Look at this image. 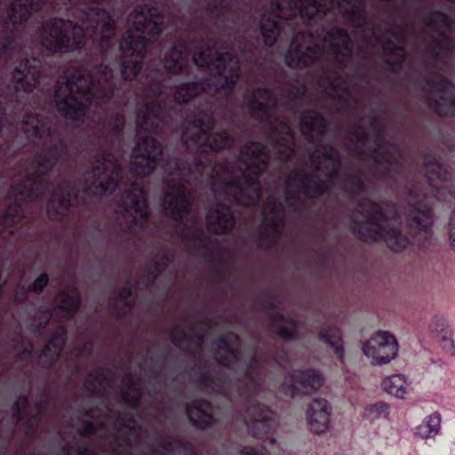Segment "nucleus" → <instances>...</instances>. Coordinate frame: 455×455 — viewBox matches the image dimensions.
<instances>
[{"label":"nucleus","mask_w":455,"mask_h":455,"mask_svg":"<svg viewBox=\"0 0 455 455\" xmlns=\"http://www.w3.org/2000/svg\"><path fill=\"white\" fill-rule=\"evenodd\" d=\"M283 226V223L281 218L276 216L266 217L263 227L253 232L251 235L256 236L260 241L274 244L277 241Z\"/></svg>","instance_id":"37"},{"label":"nucleus","mask_w":455,"mask_h":455,"mask_svg":"<svg viewBox=\"0 0 455 455\" xmlns=\"http://www.w3.org/2000/svg\"><path fill=\"white\" fill-rule=\"evenodd\" d=\"M422 168V177H413L409 184L406 220L411 230L418 236V242L424 246L433 235L435 215L429 200H455V188L451 180L452 175L439 156L434 153L424 154ZM448 235L451 246L455 251V209L450 216Z\"/></svg>","instance_id":"2"},{"label":"nucleus","mask_w":455,"mask_h":455,"mask_svg":"<svg viewBox=\"0 0 455 455\" xmlns=\"http://www.w3.org/2000/svg\"><path fill=\"white\" fill-rule=\"evenodd\" d=\"M287 323H289L290 326L278 325L276 328L273 330L275 331V333L281 339L284 340H294L297 339L298 336V323L296 320L291 318L288 321Z\"/></svg>","instance_id":"54"},{"label":"nucleus","mask_w":455,"mask_h":455,"mask_svg":"<svg viewBox=\"0 0 455 455\" xmlns=\"http://www.w3.org/2000/svg\"><path fill=\"white\" fill-rule=\"evenodd\" d=\"M212 83L208 78H201L197 81L180 83L175 88L173 100L178 105L188 104L202 92L210 90Z\"/></svg>","instance_id":"29"},{"label":"nucleus","mask_w":455,"mask_h":455,"mask_svg":"<svg viewBox=\"0 0 455 455\" xmlns=\"http://www.w3.org/2000/svg\"><path fill=\"white\" fill-rule=\"evenodd\" d=\"M318 339L326 344L340 363H344L345 348L340 329L336 325L328 324L321 328Z\"/></svg>","instance_id":"34"},{"label":"nucleus","mask_w":455,"mask_h":455,"mask_svg":"<svg viewBox=\"0 0 455 455\" xmlns=\"http://www.w3.org/2000/svg\"><path fill=\"white\" fill-rule=\"evenodd\" d=\"M242 154L247 156L246 164L252 165L255 168L267 170L269 164V155L267 145L256 140L247 142Z\"/></svg>","instance_id":"32"},{"label":"nucleus","mask_w":455,"mask_h":455,"mask_svg":"<svg viewBox=\"0 0 455 455\" xmlns=\"http://www.w3.org/2000/svg\"><path fill=\"white\" fill-rule=\"evenodd\" d=\"M204 258L211 262H216L221 266L228 265V257L226 251H220L217 253L208 251L205 253Z\"/></svg>","instance_id":"60"},{"label":"nucleus","mask_w":455,"mask_h":455,"mask_svg":"<svg viewBox=\"0 0 455 455\" xmlns=\"http://www.w3.org/2000/svg\"><path fill=\"white\" fill-rule=\"evenodd\" d=\"M299 124L302 133L308 140H311L314 133L320 137L323 136L327 127V121L321 113L311 109L305 111L301 115Z\"/></svg>","instance_id":"33"},{"label":"nucleus","mask_w":455,"mask_h":455,"mask_svg":"<svg viewBox=\"0 0 455 455\" xmlns=\"http://www.w3.org/2000/svg\"><path fill=\"white\" fill-rule=\"evenodd\" d=\"M346 181L350 185L349 192L358 194L366 190V185L360 174H350Z\"/></svg>","instance_id":"57"},{"label":"nucleus","mask_w":455,"mask_h":455,"mask_svg":"<svg viewBox=\"0 0 455 455\" xmlns=\"http://www.w3.org/2000/svg\"><path fill=\"white\" fill-rule=\"evenodd\" d=\"M275 18L278 17L273 13L271 9V15H263L259 24L263 43L268 47H272L276 44L282 32L281 23Z\"/></svg>","instance_id":"36"},{"label":"nucleus","mask_w":455,"mask_h":455,"mask_svg":"<svg viewBox=\"0 0 455 455\" xmlns=\"http://www.w3.org/2000/svg\"><path fill=\"white\" fill-rule=\"evenodd\" d=\"M228 378L222 373L212 374L210 371H203L199 373L197 383L205 387H216L218 391L223 394L225 396L229 397L230 400H234L231 387L226 388L225 384L227 383Z\"/></svg>","instance_id":"39"},{"label":"nucleus","mask_w":455,"mask_h":455,"mask_svg":"<svg viewBox=\"0 0 455 455\" xmlns=\"http://www.w3.org/2000/svg\"><path fill=\"white\" fill-rule=\"evenodd\" d=\"M266 170H261L253 167L252 165L247 164L246 168L242 172L243 177V186L245 187L250 193L245 191V195L243 196L245 205H252L259 202L261 196V188H260V176Z\"/></svg>","instance_id":"30"},{"label":"nucleus","mask_w":455,"mask_h":455,"mask_svg":"<svg viewBox=\"0 0 455 455\" xmlns=\"http://www.w3.org/2000/svg\"><path fill=\"white\" fill-rule=\"evenodd\" d=\"M375 143L377 148L368 150L358 148V153L372 159L378 166L385 163V166L377 170L378 179L381 181L393 180L395 174H401L403 167L402 152L395 144L384 140L382 135L378 136Z\"/></svg>","instance_id":"12"},{"label":"nucleus","mask_w":455,"mask_h":455,"mask_svg":"<svg viewBox=\"0 0 455 455\" xmlns=\"http://www.w3.org/2000/svg\"><path fill=\"white\" fill-rule=\"evenodd\" d=\"M165 95V86L162 79L155 74L148 76L144 84V96L147 101L139 108L136 115L138 132L159 134L167 123V105L161 98ZM162 144L152 135L140 136L132 151V173L140 178L152 174L163 161Z\"/></svg>","instance_id":"5"},{"label":"nucleus","mask_w":455,"mask_h":455,"mask_svg":"<svg viewBox=\"0 0 455 455\" xmlns=\"http://www.w3.org/2000/svg\"><path fill=\"white\" fill-rule=\"evenodd\" d=\"M70 19L54 17L41 26L42 45L52 53L79 52L85 48L90 36L101 44L112 42L116 23L111 13L100 6L87 5L77 9Z\"/></svg>","instance_id":"4"},{"label":"nucleus","mask_w":455,"mask_h":455,"mask_svg":"<svg viewBox=\"0 0 455 455\" xmlns=\"http://www.w3.org/2000/svg\"><path fill=\"white\" fill-rule=\"evenodd\" d=\"M390 414V406L385 402H376L364 407L363 418L371 422L387 419Z\"/></svg>","instance_id":"47"},{"label":"nucleus","mask_w":455,"mask_h":455,"mask_svg":"<svg viewBox=\"0 0 455 455\" xmlns=\"http://www.w3.org/2000/svg\"><path fill=\"white\" fill-rule=\"evenodd\" d=\"M227 356H222L218 359V363L225 368L232 369L234 364L241 358V350L238 347L232 346L227 349Z\"/></svg>","instance_id":"55"},{"label":"nucleus","mask_w":455,"mask_h":455,"mask_svg":"<svg viewBox=\"0 0 455 455\" xmlns=\"http://www.w3.org/2000/svg\"><path fill=\"white\" fill-rule=\"evenodd\" d=\"M211 66L221 78V82L215 86V90L223 91L228 95H231L240 77L239 61L232 52L225 51L217 53Z\"/></svg>","instance_id":"18"},{"label":"nucleus","mask_w":455,"mask_h":455,"mask_svg":"<svg viewBox=\"0 0 455 455\" xmlns=\"http://www.w3.org/2000/svg\"><path fill=\"white\" fill-rule=\"evenodd\" d=\"M188 125L196 129L189 140L197 147L196 153L191 158L179 157L174 163V169L180 175L190 179L202 176L213 163V153L230 148L235 138L228 130L212 132L216 120L212 113L200 109L186 120Z\"/></svg>","instance_id":"6"},{"label":"nucleus","mask_w":455,"mask_h":455,"mask_svg":"<svg viewBox=\"0 0 455 455\" xmlns=\"http://www.w3.org/2000/svg\"><path fill=\"white\" fill-rule=\"evenodd\" d=\"M247 107L251 116L259 121H263L268 115L269 108L267 104L261 101L256 95H252Z\"/></svg>","instance_id":"52"},{"label":"nucleus","mask_w":455,"mask_h":455,"mask_svg":"<svg viewBox=\"0 0 455 455\" xmlns=\"http://www.w3.org/2000/svg\"><path fill=\"white\" fill-rule=\"evenodd\" d=\"M424 23L429 27L441 25L445 28H450L453 23V19L442 11H433L424 19Z\"/></svg>","instance_id":"49"},{"label":"nucleus","mask_w":455,"mask_h":455,"mask_svg":"<svg viewBox=\"0 0 455 455\" xmlns=\"http://www.w3.org/2000/svg\"><path fill=\"white\" fill-rule=\"evenodd\" d=\"M383 204L395 208L391 202L379 203L368 197L362 199L358 207L369 216L364 220L353 219L350 229L361 241L384 242L391 251H403L410 244V240L399 228L386 225L388 216Z\"/></svg>","instance_id":"9"},{"label":"nucleus","mask_w":455,"mask_h":455,"mask_svg":"<svg viewBox=\"0 0 455 455\" xmlns=\"http://www.w3.org/2000/svg\"><path fill=\"white\" fill-rule=\"evenodd\" d=\"M342 167V159L341 156L338 157V160H333L331 162L329 165L325 168L327 170L326 176L329 179H333L337 177L339 173V171Z\"/></svg>","instance_id":"61"},{"label":"nucleus","mask_w":455,"mask_h":455,"mask_svg":"<svg viewBox=\"0 0 455 455\" xmlns=\"http://www.w3.org/2000/svg\"><path fill=\"white\" fill-rule=\"evenodd\" d=\"M195 42H205L196 37H180L166 52L164 60V67L172 75H181L188 68L189 46Z\"/></svg>","instance_id":"19"},{"label":"nucleus","mask_w":455,"mask_h":455,"mask_svg":"<svg viewBox=\"0 0 455 455\" xmlns=\"http://www.w3.org/2000/svg\"><path fill=\"white\" fill-rule=\"evenodd\" d=\"M206 10L218 20H222L225 14L230 12V5L226 0H212L207 4Z\"/></svg>","instance_id":"53"},{"label":"nucleus","mask_w":455,"mask_h":455,"mask_svg":"<svg viewBox=\"0 0 455 455\" xmlns=\"http://www.w3.org/2000/svg\"><path fill=\"white\" fill-rule=\"evenodd\" d=\"M287 188L295 187L294 191H288L285 200L289 201L294 194H300L306 199L315 200L324 196L327 192V187L323 181L319 180L314 173L306 172L303 169H292L285 180Z\"/></svg>","instance_id":"16"},{"label":"nucleus","mask_w":455,"mask_h":455,"mask_svg":"<svg viewBox=\"0 0 455 455\" xmlns=\"http://www.w3.org/2000/svg\"><path fill=\"white\" fill-rule=\"evenodd\" d=\"M171 341L175 347H180L184 343H192L197 347H201L204 342V335L200 331L189 334L184 331L180 326H175L171 330Z\"/></svg>","instance_id":"41"},{"label":"nucleus","mask_w":455,"mask_h":455,"mask_svg":"<svg viewBox=\"0 0 455 455\" xmlns=\"http://www.w3.org/2000/svg\"><path fill=\"white\" fill-rule=\"evenodd\" d=\"M109 371L106 367H99L94 371L89 373L88 377L91 378L93 381L102 383L107 380V377Z\"/></svg>","instance_id":"63"},{"label":"nucleus","mask_w":455,"mask_h":455,"mask_svg":"<svg viewBox=\"0 0 455 455\" xmlns=\"http://www.w3.org/2000/svg\"><path fill=\"white\" fill-rule=\"evenodd\" d=\"M363 354L371 359L372 364H383L395 358L398 352L395 337L386 331H378L363 345Z\"/></svg>","instance_id":"17"},{"label":"nucleus","mask_w":455,"mask_h":455,"mask_svg":"<svg viewBox=\"0 0 455 455\" xmlns=\"http://www.w3.org/2000/svg\"><path fill=\"white\" fill-rule=\"evenodd\" d=\"M323 41L329 44V50L335 57H341L339 65L345 67V61L351 58L353 51L352 39L347 30L332 26L325 32Z\"/></svg>","instance_id":"24"},{"label":"nucleus","mask_w":455,"mask_h":455,"mask_svg":"<svg viewBox=\"0 0 455 455\" xmlns=\"http://www.w3.org/2000/svg\"><path fill=\"white\" fill-rule=\"evenodd\" d=\"M270 129L273 132H277L278 134L276 143L279 146L287 148L290 153H292L293 148L291 146L294 142V133L291 127L287 124L283 123L280 131H276L273 126H270Z\"/></svg>","instance_id":"50"},{"label":"nucleus","mask_w":455,"mask_h":455,"mask_svg":"<svg viewBox=\"0 0 455 455\" xmlns=\"http://www.w3.org/2000/svg\"><path fill=\"white\" fill-rule=\"evenodd\" d=\"M321 148H323L324 150L321 154V158H323L326 161L331 162L333 160H338V157L340 156L338 150L334 147H332L329 144H320L316 148L315 153H320Z\"/></svg>","instance_id":"58"},{"label":"nucleus","mask_w":455,"mask_h":455,"mask_svg":"<svg viewBox=\"0 0 455 455\" xmlns=\"http://www.w3.org/2000/svg\"><path fill=\"white\" fill-rule=\"evenodd\" d=\"M52 171V169L42 176L43 179L52 183V187L47 192L52 190L47 204L46 213L51 220L62 221L70 209L79 204L80 191L75 182L68 180L63 183L61 191L58 193L53 189V183L48 178H45ZM44 195L38 198V200L42 199Z\"/></svg>","instance_id":"15"},{"label":"nucleus","mask_w":455,"mask_h":455,"mask_svg":"<svg viewBox=\"0 0 455 455\" xmlns=\"http://www.w3.org/2000/svg\"><path fill=\"white\" fill-rule=\"evenodd\" d=\"M124 128V117L120 114L112 116L104 127L93 133L92 144L96 150L92 153L112 152L116 142L120 139Z\"/></svg>","instance_id":"20"},{"label":"nucleus","mask_w":455,"mask_h":455,"mask_svg":"<svg viewBox=\"0 0 455 455\" xmlns=\"http://www.w3.org/2000/svg\"><path fill=\"white\" fill-rule=\"evenodd\" d=\"M163 208L168 218L180 224L191 212V201L181 185L175 192L168 191L163 198Z\"/></svg>","instance_id":"23"},{"label":"nucleus","mask_w":455,"mask_h":455,"mask_svg":"<svg viewBox=\"0 0 455 455\" xmlns=\"http://www.w3.org/2000/svg\"><path fill=\"white\" fill-rule=\"evenodd\" d=\"M67 329L63 325H59L38 355L39 364L43 369L50 370L56 364L67 344Z\"/></svg>","instance_id":"25"},{"label":"nucleus","mask_w":455,"mask_h":455,"mask_svg":"<svg viewBox=\"0 0 455 455\" xmlns=\"http://www.w3.org/2000/svg\"><path fill=\"white\" fill-rule=\"evenodd\" d=\"M50 277L47 273H42L37 276L33 283L28 285L26 289V292H33L36 294H41L44 288L49 284Z\"/></svg>","instance_id":"56"},{"label":"nucleus","mask_w":455,"mask_h":455,"mask_svg":"<svg viewBox=\"0 0 455 455\" xmlns=\"http://www.w3.org/2000/svg\"><path fill=\"white\" fill-rule=\"evenodd\" d=\"M347 24L356 28H363L367 24L366 4L364 0H357L349 8L342 10Z\"/></svg>","instance_id":"40"},{"label":"nucleus","mask_w":455,"mask_h":455,"mask_svg":"<svg viewBox=\"0 0 455 455\" xmlns=\"http://www.w3.org/2000/svg\"><path fill=\"white\" fill-rule=\"evenodd\" d=\"M220 184L224 188V193L231 197L232 202L238 205H245L243 196L245 188L239 179H230L220 174L212 175L211 177V188L217 191V185Z\"/></svg>","instance_id":"31"},{"label":"nucleus","mask_w":455,"mask_h":455,"mask_svg":"<svg viewBox=\"0 0 455 455\" xmlns=\"http://www.w3.org/2000/svg\"><path fill=\"white\" fill-rule=\"evenodd\" d=\"M331 411V405L326 399H314L306 412L309 429L316 435L325 433L330 427Z\"/></svg>","instance_id":"26"},{"label":"nucleus","mask_w":455,"mask_h":455,"mask_svg":"<svg viewBox=\"0 0 455 455\" xmlns=\"http://www.w3.org/2000/svg\"><path fill=\"white\" fill-rule=\"evenodd\" d=\"M207 228L215 235H228L235 225V214L228 204L218 202L207 216Z\"/></svg>","instance_id":"27"},{"label":"nucleus","mask_w":455,"mask_h":455,"mask_svg":"<svg viewBox=\"0 0 455 455\" xmlns=\"http://www.w3.org/2000/svg\"><path fill=\"white\" fill-rule=\"evenodd\" d=\"M0 61L6 67L14 66L10 84L4 96L3 114L12 117L17 130L28 140L45 139L50 145L43 147L33 159L34 170L13 181L10 203L0 216V236L14 235L26 219L24 205L36 202L52 183L42 176L60 161H68L69 149L59 129L50 116L30 111L28 94L43 83L44 66L40 56H28V52H0Z\"/></svg>","instance_id":"1"},{"label":"nucleus","mask_w":455,"mask_h":455,"mask_svg":"<svg viewBox=\"0 0 455 455\" xmlns=\"http://www.w3.org/2000/svg\"><path fill=\"white\" fill-rule=\"evenodd\" d=\"M92 165L87 173L92 180L86 192L94 196L111 195L117 188L123 176V168L113 152L92 153Z\"/></svg>","instance_id":"10"},{"label":"nucleus","mask_w":455,"mask_h":455,"mask_svg":"<svg viewBox=\"0 0 455 455\" xmlns=\"http://www.w3.org/2000/svg\"><path fill=\"white\" fill-rule=\"evenodd\" d=\"M440 413L434 412L416 427L415 435L425 439L434 437L440 430Z\"/></svg>","instance_id":"44"},{"label":"nucleus","mask_w":455,"mask_h":455,"mask_svg":"<svg viewBox=\"0 0 455 455\" xmlns=\"http://www.w3.org/2000/svg\"><path fill=\"white\" fill-rule=\"evenodd\" d=\"M258 357L254 355L243 373L244 382L231 385L234 400L251 403L246 409L247 427L250 434L256 439L262 440L261 449L253 446H244L240 455H269L267 448L277 446L275 438L269 435L275 426L274 413L271 409L259 402L254 401L259 392V384L257 380Z\"/></svg>","instance_id":"7"},{"label":"nucleus","mask_w":455,"mask_h":455,"mask_svg":"<svg viewBox=\"0 0 455 455\" xmlns=\"http://www.w3.org/2000/svg\"><path fill=\"white\" fill-rule=\"evenodd\" d=\"M292 41L291 47L284 57V63L290 68L306 69L315 64L320 58V50L317 45H307L305 50L299 44Z\"/></svg>","instance_id":"28"},{"label":"nucleus","mask_w":455,"mask_h":455,"mask_svg":"<svg viewBox=\"0 0 455 455\" xmlns=\"http://www.w3.org/2000/svg\"><path fill=\"white\" fill-rule=\"evenodd\" d=\"M121 396L124 403L131 409L136 410L139 408L141 402V391L137 384L133 381L132 378L128 379V385L126 389L121 390Z\"/></svg>","instance_id":"46"},{"label":"nucleus","mask_w":455,"mask_h":455,"mask_svg":"<svg viewBox=\"0 0 455 455\" xmlns=\"http://www.w3.org/2000/svg\"><path fill=\"white\" fill-rule=\"evenodd\" d=\"M173 261V255L165 251L162 253L159 259L156 260L153 265L147 267L145 275L140 280V283L145 286L146 289L150 288L157 277L164 272L169 265Z\"/></svg>","instance_id":"38"},{"label":"nucleus","mask_w":455,"mask_h":455,"mask_svg":"<svg viewBox=\"0 0 455 455\" xmlns=\"http://www.w3.org/2000/svg\"><path fill=\"white\" fill-rule=\"evenodd\" d=\"M432 76L425 78V83L430 89L426 97L428 108L441 117L455 116V85L443 74L431 72Z\"/></svg>","instance_id":"11"},{"label":"nucleus","mask_w":455,"mask_h":455,"mask_svg":"<svg viewBox=\"0 0 455 455\" xmlns=\"http://www.w3.org/2000/svg\"><path fill=\"white\" fill-rule=\"evenodd\" d=\"M383 61L391 74H397L403 68L405 56L404 49L396 45L391 39H386L382 45Z\"/></svg>","instance_id":"35"},{"label":"nucleus","mask_w":455,"mask_h":455,"mask_svg":"<svg viewBox=\"0 0 455 455\" xmlns=\"http://www.w3.org/2000/svg\"><path fill=\"white\" fill-rule=\"evenodd\" d=\"M383 389L397 398H403L406 394L405 379L402 374H394L383 379Z\"/></svg>","instance_id":"45"},{"label":"nucleus","mask_w":455,"mask_h":455,"mask_svg":"<svg viewBox=\"0 0 455 455\" xmlns=\"http://www.w3.org/2000/svg\"><path fill=\"white\" fill-rule=\"evenodd\" d=\"M59 299L58 308L67 313L69 318H73L81 307L82 298L80 293L76 291L74 294H71L63 291L60 293Z\"/></svg>","instance_id":"42"},{"label":"nucleus","mask_w":455,"mask_h":455,"mask_svg":"<svg viewBox=\"0 0 455 455\" xmlns=\"http://www.w3.org/2000/svg\"><path fill=\"white\" fill-rule=\"evenodd\" d=\"M269 320V325L271 329H275L280 323H288L291 318H287L281 312H270L267 315Z\"/></svg>","instance_id":"62"},{"label":"nucleus","mask_w":455,"mask_h":455,"mask_svg":"<svg viewBox=\"0 0 455 455\" xmlns=\"http://www.w3.org/2000/svg\"><path fill=\"white\" fill-rule=\"evenodd\" d=\"M300 2L301 0H272L270 7L279 19L290 20L299 12L307 22L323 20L333 7L332 0H309L306 5H300Z\"/></svg>","instance_id":"13"},{"label":"nucleus","mask_w":455,"mask_h":455,"mask_svg":"<svg viewBox=\"0 0 455 455\" xmlns=\"http://www.w3.org/2000/svg\"><path fill=\"white\" fill-rule=\"evenodd\" d=\"M184 240L193 243L202 249H208L212 238L207 235L203 228L198 227H184L180 234Z\"/></svg>","instance_id":"43"},{"label":"nucleus","mask_w":455,"mask_h":455,"mask_svg":"<svg viewBox=\"0 0 455 455\" xmlns=\"http://www.w3.org/2000/svg\"><path fill=\"white\" fill-rule=\"evenodd\" d=\"M324 380L323 374L313 367L294 369L285 375L279 389L286 396L302 397L318 391Z\"/></svg>","instance_id":"14"},{"label":"nucleus","mask_w":455,"mask_h":455,"mask_svg":"<svg viewBox=\"0 0 455 455\" xmlns=\"http://www.w3.org/2000/svg\"><path fill=\"white\" fill-rule=\"evenodd\" d=\"M133 31H127L119 43V69L124 81L132 82L142 69L148 49L156 42L163 32L164 18L154 7L147 10V14L138 16Z\"/></svg>","instance_id":"8"},{"label":"nucleus","mask_w":455,"mask_h":455,"mask_svg":"<svg viewBox=\"0 0 455 455\" xmlns=\"http://www.w3.org/2000/svg\"><path fill=\"white\" fill-rule=\"evenodd\" d=\"M197 52L193 56V61L198 68H209L212 63L210 58L211 53L213 51V46L209 44L198 43Z\"/></svg>","instance_id":"48"},{"label":"nucleus","mask_w":455,"mask_h":455,"mask_svg":"<svg viewBox=\"0 0 455 455\" xmlns=\"http://www.w3.org/2000/svg\"><path fill=\"white\" fill-rule=\"evenodd\" d=\"M176 443L181 449V452L183 455H198V452L196 451L192 443L183 441L180 438H178L176 440Z\"/></svg>","instance_id":"64"},{"label":"nucleus","mask_w":455,"mask_h":455,"mask_svg":"<svg viewBox=\"0 0 455 455\" xmlns=\"http://www.w3.org/2000/svg\"><path fill=\"white\" fill-rule=\"evenodd\" d=\"M53 100L57 111L69 121H80L89 109L85 97L108 104L114 98L124 97V84L114 75L106 63L100 62L92 68L79 67L69 76L54 84Z\"/></svg>","instance_id":"3"},{"label":"nucleus","mask_w":455,"mask_h":455,"mask_svg":"<svg viewBox=\"0 0 455 455\" xmlns=\"http://www.w3.org/2000/svg\"><path fill=\"white\" fill-rule=\"evenodd\" d=\"M122 206L124 212L133 211L135 216L132 218V227L143 229L148 221V204L143 188L134 186L133 189H130L125 193V200Z\"/></svg>","instance_id":"22"},{"label":"nucleus","mask_w":455,"mask_h":455,"mask_svg":"<svg viewBox=\"0 0 455 455\" xmlns=\"http://www.w3.org/2000/svg\"><path fill=\"white\" fill-rule=\"evenodd\" d=\"M454 45L452 44L451 39L443 32L439 33V38H435L433 40L431 45L428 50L433 55V60L437 59V54L435 51H443L446 52H451L453 51Z\"/></svg>","instance_id":"51"},{"label":"nucleus","mask_w":455,"mask_h":455,"mask_svg":"<svg viewBox=\"0 0 455 455\" xmlns=\"http://www.w3.org/2000/svg\"><path fill=\"white\" fill-rule=\"evenodd\" d=\"M186 414L191 425L199 430H206L217 423L213 404L205 398H196L187 403Z\"/></svg>","instance_id":"21"},{"label":"nucleus","mask_w":455,"mask_h":455,"mask_svg":"<svg viewBox=\"0 0 455 455\" xmlns=\"http://www.w3.org/2000/svg\"><path fill=\"white\" fill-rule=\"evenodd\" d=\"M178 438L174 439L171 436H166V437H164V436H156L154 441L152 442V446L155 447H158V448H161L162 450H164L165 452H172L173 449H172V443H176V440Z\"/></svg>","instance_id":"59"}]
</instances>
